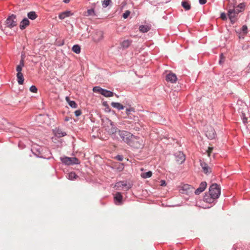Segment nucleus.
<instances>
[{"mask_svg":"<svg viewBox=\"0 0 250 250\" xmlns=\"http://www.w3.org/2000/svg\"><path fill=\"white\" fill-rule=\"evenodd\" d=\"M5 26L0 25V29L5 32L6 28L12 29L17 24V17L14 14L9 16L5 21Z\"/></svg>","mask_w":250,"mask_h":250,"instance_id":"f257e3e1","label":"nucleus"},{"mask_svg":"<svg viewBox=\"0 0 250 250\" xmlns=\"http://www.w3.org/2000/svg\"><path fill=\"white\" fill-rule=\"evenodd\" d=\"M130 140L128 144L130 146L135 148H141L144 146L143 141L139 137L134 136L132 134V138H130Z\"/></svg>","mask_w":250,"mask_h":250,"instance_id":"f03ea898","label":"nucleus"},{"mask_svg":"<svg viewBox=\"0 0 250 250\" xmlns=\"http://www.w3.org/2000/svg\"><path fill=\"white\" fill-rule=\"evenodd\" d=\"M208 193L217 199L220 195L221 188L218 184L216 183L212 184L209 187Z\"/></svg>","mask_w":250,"mask_h":250,"instance_id":"7ed1b4c3","label":"nucleus"},{"mask_svg":"<svg viewBox=\"0 0 250 250\" xmlns=\"http://www.w3.org/2000/svg\"><path fill=\"white\" fill-rule=\"evenodd\" d=\"M61 162L65 165H79L80 161L76 157H68L64 156L60 158Z\"/></svg>","mask_w":250,"mask_h":250,"instance_id":"20e7f679","label":"nucleus"},{"mask_svg":"<svg viewBox=\"0 0 250 250\" xmlns=\"http://www.w3.org/2000/svg\"><path fill=\"white\" fill-rule=\"evenodd\" d=\"M119 141H123L128 145L131 139L130 138H132V134L128 131L122 130L119 134Z\"/></svg>","mask_w":250,"mask_h":250,"instance_id":"39448f33","label":"nucleus"},{"mask_svg":"<svg viewBox=\"0 0 250 250\" xmlns=\"http://www.w3.org/2000/svg\"><path fill=\"white\" fill-rule=\"evenodd\" d=\"M43 148L39 146H33L31 149L33 153L38 158L45 159L46 157L43 155L42 151Z\"/></svg>","mask_w":250,"mask_h":250,"instance_id":"423d86ee","label":"nucleus"},{"mask_svg":"<svg viewBox=\"0 0 250 250\" xmlns=\"http://www.w3.org/2000/svg\"><path fill=\"white\" fill-rule=\"evenodd\" d=\"M205 134L209 140L214 139L216 135L214 129L211 126L207 127V130L205 131Z\"/></svg>","mask_w":250,"mask_h":250,"instance_id":"0eeeda50","label":"nucleus"},{"mask_svg":"<svg viewBox=\"0 0 250 250\" xmlns=\"http://www.w3.org/2000/svg\"><path fill=\"white\" fill-rule=\"evenodd\" d=\"M110 125H107L106 128V130L108 134L110 135L111 134H113L114 132L116 130H117V128L116 124L112 122L111 120H109Z\"/></svg>","mask_w":250,"mask_h":250,"instance_id":"6e6552de","label":"nucleus"},{"mask_svg":"<svg viewBox=\"0 0 250 250\" xmlns=\"http://www.w3.org/2000/svg\"><path fill=\"white\" fill-rule=\"evenodd\" d=\"M176 161L179 164H181L185 161V155L183 152L178 151L174 154Z\"/></svg>","mask_w":250,"mask_h":250,"instance_id":"1a4fd4ad","label":"nucleus"},{"mask_svg":"<svg viewBox=\"0 0 250 250\" xmlns=\"http://www.w3.org/2000/svg\"><path fill=\"white\" fill-rule=\"evenodd\" d=\"M115 187L118 188H122L125 189L126 190H128L131 188V185L130 184H127L125 181H119L117 182Z\"/></svg>","mask_w":250,"mask_h":250,"instance_id":"9d476101","label":"nucleus"},{"mask_svg":"<svg viewBox=\"0 0 250 250\" xmlns=\"http://www.w3.org/2000/svg\"><path fill=\"white\" fill-rule=\"evenodd\" d=\"M207 184L206 182H202L199 185V187L195 190V194L196 195L200 194L205 190L207 188Z\"/></svg>","mask_w":250,"mask_h":250,"instance_id":"9b49d317","label":"nucleus"},{"mask_svg":"<svg viewBox=\"0 0 250 250\" xmlns=\"http://www.w3.org/2000/svg\"><path fill=\"white\" fill-rule=\"evenodd\" d=\"M216 200V199H215L214 197H213L208 193H206L203 198L204 201L209 204L215 203Z\"/></svg>","mask_w":250,"mask_h":250,"instance_id":"f8f14e48","label":"nucleus"},{"mask_svg":"<svg viewBox=\"0 0 250 250\" xmlns=\"http://www.w3.org/2000/svg\"><path fill=\"white\" fill-rule=\"evenodd\" d=\"M166 80L167 82H170L171 83H174L176 82L177 78L176 74L170 73L167 75Z\"/></svg>","mask_w":250,"mask_h":250,"instance_id":"ddd939ff","label":"nucleus"},{"mask_svg":"<svg viewBox=\"0 0 250 250\" xmlns=\"http://www.w3.org/2000/svg\"><path fill=\"white\" fill-rule=\"evenodd\" d=\"M53 133L54 135L58 138H61L66 135V133L62 131V130L59 128H56L54 129Z\"/></svg>","mask_w":250,"mask_h":250,"instance_id":"4468645a","label":"nucleus"},{"mask_svg":"<svg viewBox=\"0 0 250 250\" xmlns=\"http://www.w3.org/2000/svg\"><path fill=\"white\" fill-rule=\"evenodd\" d=\"M200 165L202 167L203 172L206 174H208L211 173V168L208 166L207 164L204 162H200Z\"/></svg>","mask_w":250,"mask_h":250,"instance_id":"2eb2a0df","label":"nucleus"},{"mask_svg":"<svg viewBox=\"0 0 250 250\" xmlns=\"http://www.w3.org/2000/svg\"><path fill=\"white\" fill-rule=\"evenodd\" d=\"M30 24V21L28 19L24 18L20 23L19 27L21 30H23L26 28Z\"/></svg>","mask_w":250,"mask_h":250,"instance_id":"dca6fc26","label":"nucleus"},{"mask_svg":"<svg viewBox=\"0 0 250 250\" xmlns=\"http://www.w3.org/2000/svg\"><path fill=\"white\" fill-rule=\"evenodd\" d=\"M114 200L116 205H119L122 203L123 196L120 192H117L114 196Z\"/></svg>","mask_w":250,"mask_h":250,"instance_id":"f3484780","label":"nucleus"},{"mask_svg":"<svg viewBox=\"0 0 250 250\" xmlns=\"http://www.w3.org/2000/svg\"><path fill=\"white\" fill-rule=\"evenodd\" d=\"M73 15V14L71 12V11H65L60 13L58 17L61 20H63L65 18L68 17Z\"/></svg>","mask_w":250,"mask_h":250,"instance_id":"a211bd4d","label":"nucleus"},{"mask_svg":"<svg viewBox=\"0 0 250 250\" xmlns=\"http://www.w3.org/2000/svg\"><path fill=\"white\" fill-rule=\"evenodd\" d=\"M132 42L131 40H125L120 43V45L123 49L127 48Z\"/></svg>","mask_w":250,"mask_h":250,"instance_id":"6ab92c4d","label":"nucleus"},{"mask_svg":"<svg viewBox=\"0 0 250 250\" xmlns=\"http://www.w3.org/2000/svg\"><path fill=\"white\" fill-rule=\"evenodd\" d=\"M121 130H120L119 128H118L117 130L115 131L114 133H113V134H111L110 136H111L113 140L119 141V134H120V132L121 131Z\"/></svg>","mask_w":250,"mask_h":250,"instance_id":"aec40b11","label":"nucleus"},{"mask_svg":"<svg viewBox=\"0 0 250 250\" xmlns=\"http://www.w3.org/2000/svg\"><path fill=\"white\" fill-rule=\"evenodd\" d=\"M111 105L113 107L117 109L118 110H123L125 107V106L124 105H123L120 103H117V102H112L111 103Z\"/></svg>","mask_w":250,"mask_h":250,"instance_id":"412c9836","label":"nucleus"},{"mask_svg":"<svg viewBox=\"0 0 250 250\" xmlns=\"http://www.w3.org/2000/svg\"><path fill=\"white\" fill-rule=\"evenodd\" d=\"M114 94L112 91L103 88L101 95L105 97H111L113 96Z\"/></svg>","mask_w":250,"mask_h":250,"instance_id":"4be33fe9","label":"nucleus"},{"mask_svg":"<svg viewBox=\"0 0 250 250\" xmlns=\"http://www.w3.org/2000/svg\"><path fill=\"white\" fill-rule=\"evenodd\" d=\"M65 100L67 101V102L68 103L69 105L71 107L73 108H76L77 107L78 105L74 101L70 100L68 97H66Z\"/></svg>","mask_w":250,"mask_h":250,"instance_id":"5701e85b","label":"nucleus"},{"mask_svg":"<svg viewBox=\"0 0 250 250\" xmlns=\"http://www.w3.org/2000/svg\"><path fill=\"white\" fill-rule=\"evenodd\" d=\"M181 5L185 10H189L191 8L190 3L187 0H184L181 3Z\"/></svg>","mask_w":250,"mask_h":250,"instance_id":"b1692460","label":"nucleus"},{"mask_svg":"<svg viewBox=\"0 0 250 250\" xmlns=\"http://www.w3.org/2000/svg\"><path fill=\"white\" fill-rule=\"evenodd\" d=\"M150 29V27L148 25H141L139 27V30L142 33H146Z\"/></svg>","mask_w":250,"mask_h":250,"instance_id":"393cba45","label":"nucleus"},{"mask_svg":"<svg viewBox=\"0 0 250 250\" xmlns=\"http://www.w3.org/2000/svg\"><path fill=\"white\" fill-rule=\"evenodd\" d=\"M17 81L19 84H22L24 82V77L23 74L17 73Z\"/></svg>","mask_w":250,"mask_h":250,"instance_id":"a878e982","label":"nucleus"},{"mask_svg":"<svg viewBox=\"0 0 250 250\" xmlns=\"http://www.w3.org/2000/svg\"><path fill=\"white\" fill-rule=\"evenodd\" d=\"M27 17L28 19L34 20L37 18L38 15L35 11H30L27 13Z\"/></svg>","mask_w":250,"mask_h":250,"instance_id":"bb28decb","label":"nucleus"},{"mask_svg":"<svg viewBox=\"0 0 250 250\" xmlns=\"http://www.w3.org/2000/svg\"><path fill=\"white\" fill-rule=\"evenodd\" d=\"M72 50L74 53L79 54L81 52V47L78 44H75L73 46Z\"/></svg>","mask_w":250,"mask_h":250,"instance_id":"cd10ccee","label":"nucleus"},{"mask_svg":"<svg viewBox=\"0 0 250 250\" xmlns=\"http://www.w3.org/2000/svg\"><path fill=\"white\" fill-rule=\"evenodd\" d=\"M228 16L229 18L237 19L238 15L235 14L234 12H232L229 9L228 11Z\"/></svg>","mask_w":250,"mask_h":250,"instance_id":"c85d7f7f","label":"nucleus"},{"mask_svg":"<svg viewBox=\"0 0 250 250\" xmlns=\"http://www.w3.org/2000/svg\"><path fill=\"white\" fill-rule=\"evenodd\" d=\"M152 172L151 171H148L146 172L142 173L141 174L142 177L143 178H147L151 177Z\"/></svg>","mask_w":250,"mask_h":250,"instance_id":"c756f323","label":"nucleus"},{"mask_svg":"<svg viewBox=\"0 0 250 250\" xmlns=\"http://www.w3.org/2000/svg\"><path fill=\"white\" fill-rule=\"evenodd\" d=\"M87 16H96V14L94 11V8H91L88 9L87 11V14L86 15Z\"/></svg>","mask_w":250,"mask_h":250,"instance_id":"7c9ffc66","label":"nucleus"},{"mask_svg":"<svg viewBox=\"0 0 250 250\" xmlns=\"http://www.w3.org/2000/svg\"><path fill=\"white\" fill-rule=\"evenodd\" d=\"M77 177L78 176L74 172H70L68 174V179L71 180H73L74 179H76Z\"/></svg>","mask_w":250,"mask_h":250,"instance_id":"2f4dec72","label":"nucleus"},{"mask_svg":"<svg viewBox=\"0 0 250 250\" xmlns=\"http://www.w3.org/2000/svg\"><path fill=\"white\" fill-rule=\"evenodd\" d=\"M103 90V88L100 87L98 86H96L93 87V91L95 93H98L101 94L102 92V90Z\"/></svg>","mask_w":250,"mask_h":250,"instance_id":"473e14b6","label":"nucleus"},{"mask_svg":"<svg viewBox=\"0 0 250 250\" xmlns=\"http://www.w3.org/2000/svg\"><path fill=\"white\" fill-rule=\"evenodd\" d=\"M229 10L231 11L232 12H234L235 14H237V15H238L239 13L241 12V10L240 9H239L237 7H235V6H233V9H229Z\"/></svg>","mask_w":250,"mask_h":250,"instance_id":"72a5a7b5","label":"nucleus"},{"mask_svg":"<svg viewBox=\"0 0 250 250\" xmlns=\"http://www.w3.org/2000/svg\"><path fill=\"white\" fill-rule=\"evenodd\" d=\"M111 2V0H104L102 3L103 7H106L108 6Z\"/></svg>","mask_w":250,"mask_h":250,"instance_id":"f704fd0d","label":"nucleus"},{"mask_svg":"<svg viewBox=\"0 0 250 250\" xmlns=\"http://www.w3.org/2000/svg\"><path fill=\"white\" fill-rule=\"evenodd\" d=\"M131 112H135V109L133 107H129L126 109V114L127 115L129 116Z\"/></svg>","mask_w":250,"mask_h":250,"instance_id":"c9c22d12","label":"nucleus"},{"mask_svg":"<svg viewBox=\"0 0 250 250\" xmlns=\"http://www.w3.org/2000/svg\"><path fill=\"white\" fill-rule=\"evenodd\" d=\"M241 117L242 119V121H243V122L244 124H246V123H247L248 121V119L246 117V115H245V114L244 113H242L241 115Z\"/></svg>","mask_w":250,"mask_h":250,"instance_id":"e433bc0d","label":"nucleus"},{"mask_svg":"<svg viewBox=\"0 0 250 250\" xmlns=\"http://www.w3.org/2000/svg\"><path fill=\"white\" fill-rule=\"evenodd\" d=\"M29 90L33 93H37L38 91L37 87L33 85L30 86Z\"/></svg>","mask_w":250,"mask_h":250,"instance_id":"4c0bfd02","label":"nucleus"},{"mask_svg":"<svg viewBox=\"0 0 250 250\" xmlns=\"http://www.w3.org/2000/svg\"><path fill=\"white\" fill-rule=\"evenodd\" d=\"M103 105L105 107L106 111L109 112L110 111V109L109 108V106L107 102H104L103 103Z\"/></svg>","mask_w":250,"mask_h":250,"instance_id":"58836bf2","label":"nucleus"},{"mask_svg":"<svg viewBox=\"0 0 250 250\" xmlns=\"http://www.w3.org/2000/svg\"><path fill=\"white\" fill-rule=\"evenodd\" d=\"M241 31L244 34H246L248 32L247 26L246 25H243V26L241 28Z\"/></svg>","mask_w":250,"mask_h":250,"instance_id":"ea45409f","label":"nucleus"},{"mask_svg":"<svg viewBox=\"0 0 250 250\" xmlns=\"http://www.w3.org/2000/svg\"><path fill=\"white\" fill-rule=\"evenodd\" d=\"M220 17L223 21H226L227 20V15L224 12L221 13Z\"/></svg>","mask_w":250,"mask_h":250,"instance_id":"a19ab883","label":"nucleus"},{"mask_svg":"<svg viewBox=\"0 0 250 250\" xmlns=\"http://www.w3.org/2000/svg\"><path fill=\"white\" fill-rule=\"evenodd\" d=\"M130 14V12L129 10H126L123 15L124 19H125L127 18Z\"/></svg>","mask_w":250,"mask_h":250,"instance_id":"79ce46f5","label":"nucleus"},{"mask_svg":"<svg viewBox=\"0 0 250 250\" xmlns=\"http://www.w3.org/2000/svg\"><path fill=\"white\" fill-rule=\"evenodd\" d=\"M237 7L238 8L241 10V9L244 10L245 7V4L244 3H241L238 5Z\"/></svg>","mask_w":250,"mask_h":250,"instance_id":"37998d69","label":"nucleus"},{"mask_svg":"<svg viewBox=\"0 0 250 250\" xmlns=\"http://www.w3.org/2000/svg\"><path fill=\"white\" fill-rule=\"evenodd\" d=\"M22 67V66L18 65L16 67V71H17V73H21Z\"/></svg>","mask_w":250,"mask_h":250,"instance_id":"c03bdc74","label":"nucleus"},{"mask_svg":"<svg viewBox=\"0 0 250 250\" xmlns=\"http://www.w3.org/2000/svg\"><path fill=\"white\" fill-rule=\"evenodd\" d=\"M115 158L119 161H122L123 160L124 157L123 155H118L116 156Z\"/></svg>","mask_w":250,"mask_h":250,"instance_id":"a18cd8bd","label":"nucleus"},{"mask_svg":"<svg viewBox=\"0 0 250 250\" xmlns=\"http://www.w3.org/2000/svg\"><path fill=\"white\" fill-rule=\"evenodd\" d=\"M82 114V111L80 109L75 111V115L76 117H79Z\"/></svg>","mask_w":250,"mask_h":250,"instance_id":"49530a36","label":"nucleus"},{"mask_svg":"<svg viewBox=\"0 0 250 250\" xmlns=\"http://www.w3.org/2000/svg\"><path fill=\"white\" fill-rule=\"evenodd\" d=\"M213 148L212 147H208V150H207V152L208 154V155L209 156L212 152Z\"/></svg>","mask_w":250,"mask_h":250,"instance_id":"de8ad7c7","label":"nucleus"},{"mask_svg":"<svg viewBox=\"0 0 250 250\" xmlns=\"http://www.w3.org/2000/svg\"><path fill=\"white\" fill-rule=\"evenodd\" d=\"M229 19L230 20V23L232 24H233L234 23L236 22V21H237V19H233V18H229Z\"/></svg>","mask_w":250,"mask_h":250,"instance_id":"09e8293b","label":"nucleus"},{"mask_svg":"<svg viewBox=\"0 0 250 250\" xmlns=\"http://www.w3.org/2000/svg\"><path fill=\"white\" fill-rule=\"evenodd\" d=\"M19 65H21L22 67L24 66V58H21L20 61V63L19 64Z\"/></svg>","mask_w":250,"mask_h":250,"instance_id":"8fccbe9b","label":"nucleus"},{"mask_svg":"<svg viewBox=\"0 0 250 250\" xmlns=\"http://www.w3.org/2000/svg\"><path fill=\"white\" fill-rule=\"evenodd\" d=\"M224 62L223 58V54H221L220 56V60L219 61V63L220 64H221L222 62Z\"/></svg>","mask_w":250,"mask_h":250,"instance_id":"3c124183","label":"nucleus"},{"mask_svg":"<svg viewBox=\"0 0 250 250\" xmlns=\"http://www.w3.org/2000/svg\"><path fill=\"white\" fill-rule=\"evenodd\" d=\"M199 2L200 4L203 5L207 2V0H199Z\"/></svg>","mask_w":250,"mask_h":250,"instance_id":"603ef678","label":"nucleus"},{"mask_svg":"<svg viewBox=\"0 0 250 250\" xmlns=\"http://www.w3.org/2000/svg\"><path fill=\"white\" fill-rule=\"evenodd\" d=\"M118 169H119L120 170H122L124 168V165L123 164H120V167H118L117 168Z\"/></svg>","mask_w":250,"mask_h":250,"instance_id":"864d4df0","label":"nucleus"},{"mask_svg":"<svg viewBox=\"0 0 250 250\" xmlns=\"http://www.w3.org/2000/svg\"><path fill=\"white\" fill-rule=\"evenodd\" d=\"M161 186H166V181L165 180H161Z\"/></svg>","mask_w":250,"mask_h":250,"instance_id":"5fc2aeb1","label":"nucleus"},{"mask_svg":"<svg viewBox=\"0 0 250 250\" xmlns=\"http://www.w3.org/2000/svg\"><path fill=\"white\" fill-rule=\"evenodd\" d=\"M134 129L136 130V131H139L140 129V127L139 126H137L136 125H135Z\"/></svg>","mask_w":250,"mask_h":250,"instance_id":"6e6d98bb","label":"nucleus"},{"mask_svg":"<svg viewBox=\"0 0 250 250\" xmlns=\"http://www.w3.org/2000/svg\"><path fill=\"white\" fill-rule=\"evenodd\" d=\"M247 71L248 73H250V63L248 65Z\"/></svg>","mask_w":250,"mask_h":250,"instance_id":"4d7b16f0","label":"nucleus"},{"mask_svg":"<svg viewBox=\"0 0 250 250\" xmlns=\"http://www.w3.org/2000/svg\"><path fill=\"white\" fill-rule=\"evenodd\" d=\"M65 3H68L69 1H70V0H63V1Z\"/></svg>","mask_w":250,"mask_h":250,"instance_id":"13d9d810","label":"nucleus"},{"mask_svg":"<svg viewBox=\"0 0 250 250\" xmlns=\"http://www.w3.org/2000/svg\"><path fill=\"white\" fill-rule=\"evenodd\" d=\"M69 121V118L68 117H66L65 119V121Z\"/></svg>","mask_w":250,"mask_h":250,"instance_id":"bf43d9fd","label":"nucleus"},{"mask_svg":"<svg viewBox=\"0 0 250 250\" xmlns=\"http://www.w3.org/2000/svg\"><path fill=\"white\" fill-rule=\"evenodd\" d=\"M21 58H24V55L22 54L21 56Z\"/></svg>","mask_w":250,"mask_h":250,"instance_id":"052dcab7","label":"nucleus"}]
</instances>
